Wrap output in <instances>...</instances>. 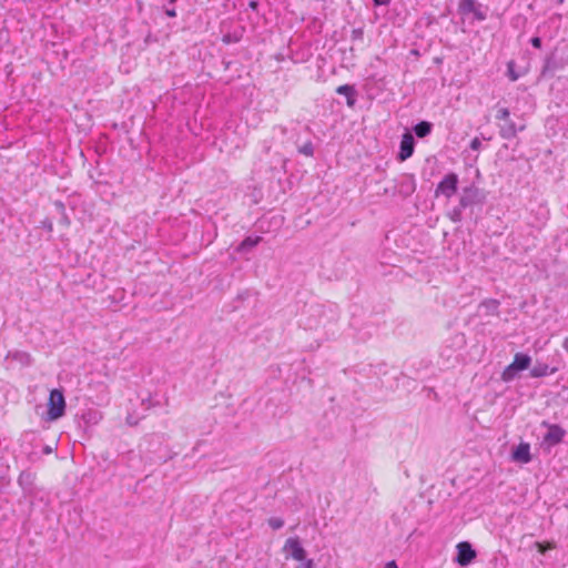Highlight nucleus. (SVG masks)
Wrapping results in <instances>:
<instances>
[{
  "instance_id": "1",
  "label": "nucleus",
  "mask_w": 568,
  "mask_h": 568,
  "mask_svg": "<svg viewBox=\"0 0 568 568\" xmlns=\"http://www.w3.org/2000/svg\"><path fill=\"white\" fill-rule=\"evenodd\" d=\"M486 192L471 183L468 186L463 187L462 193L459 195L458 203L460 207L473 209L474 206H483L486 202Z\"/></svg>"
},
{
  "instance_id": "2",
  "label": "nucleus",
  "mask_w": 568,
  "mask_h": 568,
  "mask_svg": "<svg viewBox=\"0 0 568 568\" xmlns=\"http://www.w3.org/2000/svg\"><path fill=\"white\" fill-rule=\"evenodd\" d=\"M496 120L503 121L499 124V136L504 140H511L516 138L519 131L525 130V125L517 126L516 123L510 119V111L508 108H499L495 115Z\"/></svg>"
},
{
  "instance_id": "3",
  "label": "nucleus",
  "mask_w": 568,
  "mask_h": 568,
  "mask_svg": "<svg viewBox=\"0 0 568 568\" xmlns=\"http://www.w3.org/2000/svg\"><path fill=\"white\" fill-rule=\"evenodd\" d=\"M47 414L50 420H57L65 414V398L62 389L54 388L50 392Z\"/></svg>"
},
{
  "instance_id": "4",
  "label": "nucleus",
  "mask_w": 568,
  "mask_h": 568,
  "mask_svg": "<svg viewBox=\"0 0 568 568\" xmlns=\"http://www.w3.org/2000/svg\"><path fill=\"white\" fill-rule=\"evenodd\" d=\"M488 7L477 0H459L458 13L462 16L473 14L474 20L484 21L487 18Z\"/></svg>"
},
{
  "instance_id": "5",
  "label": "nucleus",
  "mask_w": 568,
  "mask_h": 568,
  "mask_svg": "<svg viewBox=\"0 0 568 568\" xmlns=\"http://www.w3.org/2000/svg\"><path fill=\"white\" fill-rule=\"evenodd\" d=\"M541 426L547 428V433L542 437V445L548 450L564 442L566 430L560 425L544 420Z\"/></svg>"
},
{
  "instance_id": "6",
  "label": "nucleus",
  "mask_w": 568,
  "mask_h": 568,
  "mask_svg": "<svg viewBox=\"0 0 568 568\" xmlns=\"http://www.w3.org/2000/svg\"><path fill=\"white\" fill-rule=\"evenodd\" d=\"M459 178L457 173L449 172L447 173L442 181L437 184L435 189V196L438 197L440 195L446 199H450L456 194L458 190Z\"/></svg>"
},
{
  "instance_id": "7",
  "label": "nucleus",
  "mask_w": 568,
  "mask_h": 568,
  "mask_svg": "<svg viewBox=\"0 0 568 568\" xmlns=\"http://www.w3.org/2000/svg\"><path fill=\"white\" fill-rule=\"evenodd\" d=\"M564 63L557 58L556 50L546 55L540 71V78H552L555 72L562 69Z\"/></svg>"
},
{
  "instance_id": "8",
  "label": "nucleus",
  "mask_w": 568,
  "mask_h": 568,
  "mask_svg": "<svg viewBox=\"0 0 568 568\" xmlns=\"http://www.w3.org/2000/svg\"><path fill=\"white\" fill-rule=\"evenodd\" d=\"M476 558V550L468 541H460L457 545V557L456 562L462 566H468Z\"/></svg>"
},
{
  "instance_id": "9",
  "label": "nucleus",
  "mask_w": 568,
  "mask_h": 568,
  "mask_svg": "<svg viewBox=\"0 0 568 568\" xmlns=\"http://www.w3.org/2000/svg\"><path fill=\"white\" fill-rule=\"evenodd\" d=\"M415 139L414 135L410 132H405L402 135V140L399 143V151L397 153V160L400 162L406 161L409 159L415 150Z\"/></svg>"
},
{
  "instance_id": "10",
  "label": "nucleus",
  "mask_w": 568,
  "mask_h": 568,
  "mask_svg": "<svg viewBox=\"0 0 568 568\" xmlns=\"http://www.w3.org/2000/svg\"><path fill=\"white\" fill-rule=\"evenodd\" d=\"M284 550L290 551L291 556L295 560H298V561L306 560V550L302 546L300 539L296 537L295 538L291 537L285 541Z\"/></svg>"
},
{
  "instance_id": "11",
  "label": "nucleus",
  "mask_w": 568,
  "mask_h": 568,
  "mask_svg": "<svg viewBox=\"0 0 568 568\" xmlns=\"http://www.w3.org/2000/svg\"><path fill=\"white\" fill-rule=\"evenodd\" d=\"M416 190V183L413 175H404L400 181L395 185V193L400 194L403 197L412 195Z\"/></svg>"
},
{
  "instance_id": "12",
  "label": "nucleus",
  "mask_w": 568,
  "mask_h": 568,
  "mask_svg": "<svg viewBox=\"0 0 568 568\" xmlns=\"http://www.w3.org/2000/svg\"><path fill=\"white\" fill-rule=\"evenodd\" d=\"M511 459L517 463L527 464L531 460L530 445L528 443H520L511 453Z\"/></svg>"
},
{
  "instance_id": "13",
  "label": "nucleus",
  "mask_w": 568,
  "mask_h": 568,
  "mask_svg": "<svg viewBox=\"0 0 568 568\" xmlns=\"http://www.w3.org/2000/svg\"><path fill=\"white\" fill-rule=\"evenodd\" d=\"M336 93L346 98L347 105L354 108L356 104L357 91L352 84H343L336 88Z\"/></svg>"
},
{
  "instance_id": "14",
  "label": "nucleus",
  "mask_w": 568,
  "mask_h": 568,
  "mask_svg": "<svg viewBox=\"0 0 568 568\" xmlns=\"http://www.w3.org/2000/svg\"><path fill=\"white\" fill-rule=\"evenodd\" d=\"M557 371V367H549L548 364L537 362L535 366L530 369V376L534 378H540L547 375H552Z\"/></svg>"
},
{
  "instance_id": "15",
  "label": "nucleus",
  "mask_w": 568,
  "mask_h": 568,
  "mask_svg": "<svg viewBox=\"0 0 568 568\" xmlns=\"http://www.w3.org/2000/svg\"><path fill=\"white\" fill-rule=\"evenodd\" d=\"M499 305L500 302L496 298H487L480 302L479 308L485 310V315L487 316H497L499 315Z\"/></svg>"
},
{
  "instance_id": "16",
  "label": "nucleus",
  "mask_w": 568,
  "mask_h": 568,
  "mask_svg": "<svg viewBox=\"0 0 568 568\" xmlns=\"http://www.w3.org/2000/svg\"><path fill=\"white\" fill-rule=\"evenodd\" d=\"M433 128L434 125L432 122L423 120L416 123L412 130L417 138L424 139L432 133Z\"/></svg>"
},
{
  "instance_id": "17",
  "label": "nucleus",
  "mask_w": 568,
  "mask_h": 568,
  "mask_svg": "<svg viewBox=\"0 0 568 568\" xmlns=\"http://www.w3.org/2000/svg\"><path fill=\"white\" fill-rule=\"evenodd\" d=\"M262 241L261 236H246L237 246L239 253H248Z\"/></svg>"
},
{
  "instance_id": "18",
  "label": "nucleus",
  "mask_w": 568,
  "mask_h": 568,
  "mask_svg": "<svg viewBox=\"0 0 568 568\" xmlns=\"http://www.w3.org/2000/svg\"><path fill=\"white\" fill-rule=\"evenodd\" d=\"M101 418V413L97 409H88L81 415L84 426L97 425Z\"/></svg>"
},
{
  "instance_id": "19",
  "label": "nucleus",
  "mask_w": 568,
  "mask_h": 568,
  "mask_svg": "<svg viewBox=\"0 0 568 568\" xmlns=\"http://www.w3.org/2000/svg\"><path fill=\"white\" fill-rule=\"evenodd\" d=\"M513 363L517 368H519L520 372H523L529 368L531 364V357L526 353H516Z\"/></svg>"
},
{
  "instance_id": "20",
  "label": "nucleus",
  "mask_w": 568,
  "mask_h": 568,
  "mask_svg": "<svg viewBox=\"0 0 568 568\" xmlns=\"http://www.w3.org/2000/svg\"><path fill=\"white\" fill-rule=\"evenodd\" d=\"M520 373L519 368H517L514 363H510L501 373V379L506 383L514 381L518 374Z\"/></svg>"
},
{
  "instance_id": "21",
  "label": "nucleus",
  "mask_w": 568,
  "mask_h": 568,
  "mask_svg": "<svg viewBox=\"0 0 568 568\" xmlns=\"http://www.w3.org/2000/svg\"><path fill=\"white\" fill-rule=\"evenodd\" d=\"M520 373L519 368H517L514 363H510L501 373V379L506 383L514 381L518 374Z\"/></svg>"
},
{
  "instance_id": "22",
  "label": "nucleus",
  "mask_w": 568,
  "mask_h": 568,
  "mask_svg": "<svg viewBox=\"0 0 568 568\" xmlns=\"http://www.w3.org/2000/svg\"><path fill=\"white\" fill-rule=\"evenodd\" d=\"M464 207H460V204L458 203V205H456L450 212H449V219L454 222V223H459L462 222L463 220V212H464Z\"/></svg>"
},
{
  "instance_id": "23",
  "label": "nucleus",
  "mask_w": 568,
  "mask_h": 568,
  "mask_svg": "<svg viewBox=\"0 0 568 568\" xmlns=\"http://www.w3.org/2000/svg\"><path fill=\"white\" fill-rule=\"evenodd\" d=\"M535 547L537 548V550L540 554L545 555L548 550L556 548V542L555 541H544V542L536 541Z\"/></svg>"
},
{
  "instance_id": "24",
  "label": "nucleus",
  "mask_w": 568,
  "mask_h": 568,
  "mask_svg": "<svg viewBox=\"0 0 568 568\" xmlns=\"http://www.w3.org/2000/svg\"><path fill=\"white\" fill-rule=\"evenodd\" d=\"M298 153L305 155V156H313L314 155V145L312 141L305 142L303 145H300L297 148Z\"/></svg>"
},
{
  "instance_id": "25",
  "label": "nucleus",
  "mask_w": 568,
  "mask_h": 568,
  "mask_svg": "<svg viewBox=\"0 0 568 568\" xmlns=\"http://www.w3.org/2000/svg\"><path fill=\"white\" fill-rule=\"evenodd\" d=\"M268 525L272 529L277 530L284 526V520L280 517H271L268 519Z\"/></svg>"
},
{
  "instance_id": "26",
  "label": "nucleus",
  "mask_w": 568,
  "mask_h": 568,
  "mask_svg": "<svg viewBox=\"0 0 568 568\" xmlns=\"http://www.w3.org/2000/svg\"><path fill=\"white\" fill-rule=\"evenodd\" d=\"M515 67V62L514 61H509L507 63V74H508V78L511 80V81H516L519 79V74L515 71L514 69Z\"/></svg>"
},
{
  "instance_id": "27",
  "label": "nucleus",
  "mask_w": 568,
  "mask_h": 568,
  "mask_svg": "<svg viewBox=\"0 0 568 568\" xmlns=\"http://www.w3.org/2000/svg\"><path fill=\"white\" fill-rule=\"evenodd\" d=\"M13 358L18 359L21 363H24L27 365L30 364V355L26 352H16V354L13 355Z\"/></svg>"
},
{
  "instance_id": "28",
  "label": "nucleus",
  "mask_w": 568,
  "mask_h": 568,
  "mask_svg": "<svg viewBox=\"0 0 568 568\" xmlns=\"http://www.w3.org/2000/svg\"><path fill=\"white\" fill-rule=\"evenodd\" d=\"M364 31L362 28L353 29L352 31V40H363Z\"/></svg>"
},
{
  "instance_id": "29",
  "label": "nucleus",
  "mask_w": 568,
  "mask_h": 568,
  "mask_svg": "<svg viewBox=\"0 0 568 568\" xmlns=\"http://www.w3.org/2000/svg\"><path fill=\"white\" fill-rule=\"evenodd\" d=\"M469 148L474 151H478L480 148H481V141L479 138H474L471 141H470V144H469Z\"/></svg>"
},
{
  "instance_id": "30",
  "label": "nucleus",
  "mask_w": 568,
  "mask_h": 568,
  "mask_svg": "<svg viewBox=\"0 0 568 568\" xmlns=\"http://www.w3.org/2000/svg\"><path fill=\"white\" fill-rule=\"evenodd\" d=\"M30 477H31L30 473L22 471L19 475L18 483L22 486L24 483L29 481Z\"/></svg>"
},
{
  "instance_id": "31",
  "label": "nucleus",
  "mask_w": 568,
  "mask_h": 568,
  "mask_svg": "<svg viewBox=\"0 0 568 568\" xmlns=\"http://www.w3.org/2000/svg\"><path fill=\"white\" fill-rule=\"evenodd\" d=\"M530 44L536 48V49H540L541 48V44H542V41H541V38L539 37H532L530 39Z\"/></svg>"
},
{
  "instance_id": "32",
  "label": "nucleus",
  "mask_w": 568,
  "mask_h": 568,
  "mask_svg": "<svg viewBox=\"0 0 568 568\" xmlns=\"http://www.w3.org/2000/svg\"><path fill=\"white\" fill-rule=\"evenodd\" d=\"M60 223L64 226H69L70 225V219L69 216L67 215V212H63L60 214Z\"/></svg>"
},
{
  "instance_id": "33",
  "label": "nucleus",
  "mask_w": 568,
  "mask_h": 568,
  "mask_svg": "<svg viewBox=\"0 0 568 568\" xmlns=\"http://www.w3.org/2000/svg\"><path fill=\"white\" fill-rule=\"evenodd\" d=\"M42 224V227L45 229L47 231L51 232L52 229H53V225H52V221L50 219H45L41 222Z\"/></svg>"
},
{
  "instance_id": "34",
  "label": "nucleus",
  "mask_w": 568,
  "mask_h": 568,
  "mask_svg": "<svg viewBox=\"0 0 568 568\" xmlns=\"http://www.w3.org/2000/svg\"><path fill=\"white\" fill-rule=\"evenodd\" d=\"M297 568H315L312 559L304 560Z\"/></svg>"
},
{
  "instance_id": "35",
  "label": "nucleus",
  "mask_w": 568,
  "mask_h": 568,
  "mask_svg": "<svg viewBox=\"0 0 568 568\" xmlns=\"http://www.w3.org/2000/svg\"><path fill=\"white\" fill-rule=\"evenodd\" d=\"M54 206L57 207V210H58L59 214H61V213L65 212V205H64V203H63V202H61V201H55V202H54Z\"/></svg>"
},
{
  "instance_id": "36",
  "label": "nucleus",
  "mask_w": 568,
  "mask_h": 568,
  "mask_svg": "<svg viewBox=\"0 0 568 568\" xmlns=\"http://www.w3.org/2000/svg\"><path fill=\"white\" fill-rule=\"evenodd\" d=\"M258 7H260V3L257 0H251L248 2V8L252 9L253 11H257Z\"/></svg>"
},
{
  "instance_id": "37",
  "label": "nucleus",
  "mask_w": 568,
  "mask_h": 568,
  "mask_svg": "<svg viewBox=\"0 0 568 568\" xmlns=\"http://www.w3.org/2000/svg\"><path fill=\"white\" fill-rule=\"evenodd\" d=\"M390 0H373V4L375 7L387 6Z\"/></svg>"
},
{
  "instance_id": "38",
  "label": "nucleus",
  "mask_w": 568,
  "mask_h": 568,
  "mask_svg": "<svg viewBox=\"0 0 568 568\" xmlns=\"http://www.w3.org/2000/svg\"><path fill=\"white\" fill-rule=\"evenodd\" d=\"M165 14L170 18H175L176 17V10L174 8L172 9H165Z\"/></svg>"
},
{
  "instance_id": "39",
  "label": "nucleus",
  "mask_w": 568,
  "mask_h": 568,
  "mask_svg": "<svg viewBox=\"0 0 568 568\" xmlns=\"http://www.w3.org/2000/svg\"><path fill=\"white\" fill-rule=\"evenodd\" d=\"M384 568H398V566L394 560H392L387 562Z\"/></svg>"
},
{
  "instance_id": "40",
  "label": "nucleus",
  "mask_w": 568,
  "mask_h": 568,
  "mask_svg": "<svg viewBox=\"0 0 568 568\" xmlns=\"http://www.w3.org/2000/svg\"><path fill=\"white\" fill-rule=\"evenodd\" d=\"M562 348L568 353V336L564 339Z\"/></svg>"
},
{
  "instance_id": "41",
  "label": "nucleus",
  "mask_w": 568,
  "mask_h": 568,
  "mask_svg": "<svg viewBox=\"0 0 568 568\" xmlns=\"http://www.w3.org/2000/svg\"><path fill=\"white\" fill-rule=\"evenodd\" d=\"M43 453L47 454V455L51 454L52 453V448L50 446H44L43 447Z\"/></svg>"
},
{
  "instance_id": "42",
  "label": "nucleus",
  "mask_w": 568,
  "mask_h": 568,
  "mask_svg": "<svg viewBox=\"0 0 568 568\" xmlns=\"http://www.w3.org/2000/svg\"><path fill=\"white\" fill-rule=\"evenodd\" d=\"M223 41L227 43L230 41V38L229 37H224Z\"/></svg>"
},
{
  "instance_id": "43",
  "label": "nucleus",
  "mask_w": 568,
  "mask_h": 568,
  "mask_svg": "<svg viewBox=\"0 0 568 568\" xmlns=\"http://www.w3.org/2000/svg\"><path fill=\"white\" fill-rule=\"evenodd\" d=\"M175 1H176V0H170V1H169V3H170V4H173V3H175Z\"/></svg>"
}]
</instances>
